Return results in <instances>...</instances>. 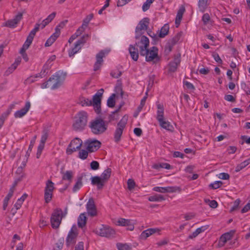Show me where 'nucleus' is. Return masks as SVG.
I'll return each mask as SVG.
<instances>
[{
    "label": "nucleus",
    "mask_w": 250,
    "mask_h": 250,
    "mask_svg": "<svg viewBox=\"0 0 250 250\" xmlns=\"http://www.w3.org/2000/svg\"><path fill=\"white\" fill-rule=\"evenodd\" d=\"M88 115L86 112L81 111L75 116V120L72 125L73 128L76 131L83 130L86 126Z\"/></svg>",
    "instance_id": "1"
},
{
    "label": "nucleus",
    "mask_w": 250,
    "mask_h": 250,
    "mask_svg": "<svg viewBox=\"0 0 250 250\" xmlns=\"http://www.w3.org/2000/svg\"><path fill=\"white\" fill-rule=\"evenodd\" d=\"M89 126L94 134L100 135L107 130L108 123L101 118H97L90 122Z\"/></svg>",
    "instance_id": "2"
},
{
    "label": "nucleus",
    "mask_w": 250,
    "mask_h": 250,
    "mask_svg": "<svg viewBox=\"0 0 250 250\" xmlns=\"http://www.w3.org/2000/svg\"><path fill=\"white\" fill-rule=\"evenodd\" d=\"M66 76V72L61 71L56 72L48 81V82L50 83L51 88L52 89H55L59 88L63 83Z\"/></svg>",
    "instance_id": "3"
},
{
    "label": "nucleus",
    "mask_w": 250,
    "mask_h": 250,
    "mask_svg": "<svg viewBox=\"0 0 250 250\" xmlns=\"http://www.w3.org/2000/svg\"><path fill=\"white\" fill-rule=\"evenodd\" d=\"M127 121V116L125 115L118 123L117 127L114 133V139L115 142L118 143L121 140V136L126 126Z\"/></svg>",
    "instance_id": "4"
},
{
    "label": "nucleus",
    "mask_w": 250,
    "mask_h": 250,
    "mask_svg": "<svg viewBox=\"0 0 250 250\" xmlns=\"http://www.w3.org/2000/svg\"><path fill=\"white\" fill-rule=\"evenodd\" d=\"M158 48L155 46H153L148 49L146 48L145 50V53L144 55H141L142 56L146 57V62L153 61L154 63L157 62L159 61L160 58L158 55Z\"/></svg>",
    "instance_id": "5"
},
{
    "label": "nucleus",
    "mask_w": 250,
    "mask_h": 250,
    "mask_svg": "<svg viewBox=\"0 0 250 250\" xmlns=\"http://www.w3.org/2000/svg\"><path fill=\"white\" fill-rule=\"evenodd\" d=\"M135 39L136 42L134 45L139 48L140 55H144V53L146 52H145V50L149 45V39L146 36L143 35Z\"/></svg>",
    "instance_id": "6"
},
{
    "label": "nucleus",
    "mask_w": 250,
    "mask_h": 250,
    "mask_svg": "<svg viewBox=\"0 0 250 250\" xmlns=\"http://www.w3.org/2000/svg\"><path fill=\"white\" fill-rule=\"evenodd\" d=\"M149 23V19L144 18L140 21L135 29V38H138L142 35L145 31L147 30Z\"/></svg>",
    "instance_id": "7"
},
{
    "label": "nucleus",
    "mask_w": 250,
    "mask_h": 250,
    "mask_svg": "<svg viewBox=\"0 0 250 250\" xmlns=\"http://www.w3.org/2000/svg\"><path fill=\"white\" fill-rule=\"evenodd\" d=\"M62 217V211L61 209L57 208L54 211L50 220L53 228L57 229L59 227Z\"/></svg>",
    "instance_id": "8"
},
{
    "label": "nucleus",
    "mask_w": 250,
    "mask_h": 250,
    "mask_svg": "<svg viewBox=\"0 0 250 250\" xmlns=\"http://www.w3.org/2000/svg\"><path fill=\"white\" fill-rule=\"evenodd\" d=\"M78 234L77 227L73 225L66 238L65 244L67 247H73L76 244Z\"/></svg>",
    "instance_id": "9"
},
{
    "label": "nucleus",
    "mask_w": 250,
    "mask_h": 250,
    "mask_svg": "<svg viewBox=\"0 0 250 250\" xmlns=\"http://www.w3.org/2000/svg\"><path fill=\"white\" fill-rule=\"evenodd\" d=\"M55 189L54 184L51 180H48L45 183L44 198L45 203H48L52 199L53 192Z\"/></svg>",
    "instance_id": "10"
},
{
    "label": "nucleus",
    "mask_w": 250,
    "mask_h": 250,
    "mask_svg": "<svg viewBox=\"0 0 250 250\" xmlns=\"http://www.w3.org/2000/svg\"><path fill=\"white\" fill-rule=\"evenodd\" d=\"M83 145L89 152H93L101 147V143L96 139H89L84 142Z\"/></svg>",
    "instance_id": "11"
},
{
    "label": "nucleus",
    "mask_w": 250,
    "mask_h": 250,
    "mask_svg": "<svg viewBox=\"0 0 250 250\" xmlns=\"http://www.w3.org/2000/svg\"><path fill=\"white\" fill-rule=\"evenodd\" d=\"M82 141L78 138H76L71 141L66 149V153L68 155H71L74 152L77 150H79L82 145Z\"/></svg>",
    "instance_id": "12"
},
{
    "label": "nucleus",
    "mask_w": 250,
    "mask_h": 250,
    "mask_svg": "<svg viewBox=\"0 0 250 250\" xmlns=\"http://www.w3.org/2000/svg\"><path fill=\"white\" fill-rule=\"evenodd\" d=\"M96 232L99 235L105 237H113L115 234V230L112 228L104 226L99 229H97Z\"/></svg>",
    "instance_id": "13"
},
{
    "label": "nucleus",
    "mask_w": 250,
    "mask_h": 250,
    "mask_svg": "<svg viewBox=\"0 0 250 250\" xmlns=\"http://www.w3.org/2000/svg\"><path fill=\"white\" fill-rule=\"evenodd\" d=\"M87 213L88 215L94 217L97 215V208L95 204L94 199L90 198L86 205Z\"/></svg>",
    "instance_id": "14"
},
{
    "label": "nucleus",
    "mask_w": 250,
    "mask_h": 250,
    "mask_svg": "<svg viewBox=\"0 0 250 250\" xmlns=\"http://www.w3.org/2000/svg\"><path fill=\"white\" fill-rule=\"evenodd\" d=\"M22 18V13H19L13 19L9 20L6 21L4 24L3 26L9 28H14L16 27L17 25Z\"/></svg>",
    "instance_id": "15"
},
{
    "label": "nucleus",
    "mask_w": 250,
    "mask_h": 250,
    "mask_svg": "<svg viewBox=\"0 0 250 250\" xmlns=\"http://www.w3.org/2000/svg\"><path fill=\"white\" fill-rule=\"evenodd\" d=\"M38 31L39 25H37L36 26H35L34 28L30 31L29 35L28 36L26 39V40L25 41V42L22 45L24 46V47L27 48H29V47L30 46V45L33 42V39L36 35V32Z\"/></svg>",
    "instance_id": "16"
},
{
    "label": "nucleus",
    "mask_w": 250,
    "mask_h": 250,
    "mask_svg": "<svg viewBox=\"0 0 250 250\" xmlns=\"http://www.w3.org/2000/svg\"><path fill=\"white\" fill-rule=\"evenodd\" d=\"M181 62V55H178L175 56L173 60L170 62L168 64V72H174L176 71L178 66Z\"/></svg>",
    "instance_id": "17"
},
{
    "label": "nucleus",
    "mask_w": 250,
    "mask_h": 250,
    "mask_svg": "<svg viewBox=\"0 0 250 250\" xmlns=\"http://www.w3.org/2000/svg\"><path fill=\"white\" fill-rule=\"evenodd\" d=\"M105 52L104 50H101L96 55V62L94 65V70L95 71L99 70L103 62V58L105 57Z\"/></svg>",
    "instance_id": "18"
},
{
    "label": "nucleus",
    "mask_w": 250,
    "mask_h": 250,
    "mask_svg": "<svg viewBox=\"0 0 250 250\" xmlns=\"http://www.w3.org/2000/svg\"><path fill=\"white\" fill-rule=\"evenodd\" d=\"M233 236V233L231 232H226L222 234L219 240L218 246L223 247L225 246L228 241L231 239Z\"/></svg>",
    "instance_id": "19"
},
{
    "label": "nucleus",
    "mask_w": 250,
    "mask_h": 250,
    "mask_svg": "<svg viewBox=\"0 0 250 250\" xmlns=\"http://www.w3.org/2000/svg\"><path fill=\"white\" fill-rule=\"evenodd\" d=\"M31 104L30 102L27 101L26 102L25 106L21 109L17 111L14 113V116L16 118H21L25 115L28 111L30 108Z\"/></svg>",
    "instance_id": "20"
},
{
    "label": "nucleus",
    "mask_w": 250,
    "mask_h": 250,
    "mask_svg": "<svg viewBox=\"0 0 250 250\" xmlns=\"http://www.w3.org/2000/svg\"><path fill=\"white\" fill-rule=\"evenodd\" d=\"M105 183L101 177L96 176L91 178L92 184L97 186L98 189H102Z\"/></svg>",
    "instance_id": "21"
},
{
    "label": "nucleus",
    "mask_w": 250,
    "mask_h": 250,
    "mask_svg": "<svg viewBox=\"0 0 250 250\" xmlns=\"http://www.w3.org/2000/svg\"><path fill=\"white\" fill-rule=\"evenodd\" d=\"M117 225L126 227L127 229L129 230H132L134 228L133 224L130 220L125 219L124 218L119 219L117 222Z\"/></svg>",
    "instance_id": "22"
},
{
    "label": "nucleus",
    "mask_w": 250,
    "mask_h": 250,
    "mask_svg": "<svg viewBox=\"0 0 250 250\" xmlns=\"http://www.w3.org/2000/svg\"><path fill=\"white\" fill-rule=\"evenodd\" d=\"M101 97L94 95L92 101V105L97 113H99L101 111Z\"/></svg>",
    "instance_id": "23"
},
{
    "label": "nucleus",
    "mask_w": 250,
    "mask_h": 250,
    "mask_svg": "<svg viewBox=\"0 0 250 250\" xmlns=\"http://www.w3.org/2000/svg\"><path fill=\"white\" fill-rule=\"evenodd\" d=\"M129 52L131 58L135 61H137L139 57V50L135 45H130Z\"/></svg>",
    "instance_id": "24"
},
{
    "label": "nucleus",
    "mask_w": 250,
    "mask_h": 250,
    "mask_svg": "<svg viewBox=\"0 0 250 250\" xmlns=\"http://www.w3.org/2000/svg\"><path fill=\"white\" fill-rule=\"evenodd\" d=\"M157 111L156 119L158 122H161L164 119V107L163 104H157Z\"/></svg>",
    "instance_id": "25"
},
{
    "label": "nucleus",
    "mask_w": 250,
    "mask_h": 250,
    "mask_svg": "<svg viewBox=\"0 0 250 250\" xmlns=\"http://www.w3.org/2000/svg\"><path fill=\"white\" fill-rule=\"evenodd\" d=\"M157 230L158 229H148L141 233L140 238L141 239L145 240L151 235L156 233Z\"/></svg>",
    "instance_id": "26"
},
{
    "label": "nucleus",
    "mask_w": 250,
    "mask_h": 250,
    "mask_svg": "<svg viewBox=\"0 0 250 250\" xmlns=\"http://www.w3.org/2000/svg\"><path fill=\"white\" fill-rule=\"evenodd\" d=\"M62 180H67L69 181V184L68 185H66L64 188V190L66 189L69 186L70 183L72 182V178L73 176V173L72 171L68 170L66 171L65 172L62 173Z\"/></svg>",
    "instance_id": "27"
},
{
    "label": "nucleus",
    "mask_w": 250,
    "mask_h": 250,
    "mask_svg": "<svg viewBox=\"0 0 250 250\" xmlns=\"http://www.w3.org/2000/svg\"><path fill=\"white\" fill-rule=\"evenodd\" d=\"M185 11V8L184 7H181L178 11L176 19H175V25L176 27H178L181 20L183 17L184 13Z\"/></svg>",
    "instance_id": "28"
},
{
    "label": "nucleus",
    "mask_w": 250,
    "mask_h": 250,
    "mask_svg": "<svg viewBox=\"0 0 250 250\" xmlns=\"http://www.w3.org/2000/svg\"><path fill=\"white\" fill-rule=\"evenodd\" d=\"M208 228V226H202L196 229L191 234L189 235L188 237L189 239H193L197 236L200 233L204 232Z\"/></svg>",
    "instance_id": "29"
},
{
    "label": "nucleus",
    "mask_w": 250,
    "mask_h": 250,
    "mask_svg": "<svg viewBox=\"0 0 250 250\" xmlns=\"http://www.w3.org/2000/svg\"><path fill=\"white\" fill-rule=\"evenodd\" d=\"M87 218L86 213H81L78 218V225L80 228H83L85 226Z\"/></svg>",
    "instance_id": "30"
},
{
    "label": "nucleus",
    "mask_w": 250,
    "mask_h": 250,
    "mask_svg": "<svg viewBox=\"0 0 250 250\" xmlns=\"http://www.w3.org/2000/svg\"><path fill=\"white\" fill-rule=\"evenodd\" d=\"M13 105H11L5 112L3 113L0 117V128L2 126L6 119L8 117Z\"/></svg>",
    "instance_id": "31"
},
{
    "label": "nucleus",
    "mask_w": 250,
    "mask_h": 250,
    "mask_svg": "<svg viewBox=\"0 0 250 250\" xmlns=\"http://www.w3.org/2000/svg\"><path fill=\"white\" fill-rule=\"evenodd\" d=\"M210 0H199L198 5L199 10L202 12H205L209 5Z\"/></svg>",
    "instance_id": "32"
},
{
    "label": "nucleus",
    "mask_w": 250,
    "mask_h": 250,
    "mask_svg": "<svg viewBox=\"0 0 250 250\" xmlns=\"http://www.w3.org/2000/svg\"><path fill=\"white\" fill-rule=\"evenodd\" d=\"M169 25L168 24H165L161 29L158 35L160 38H164L168 33Z\"/></svg>",
    "instance_id": "33"
},
{
    "label": "nucleus",
    "mask_w": 250,
    "mask_h": 250,
    "mask_svg": "<svg viewBox=\"0 0 250 250\" xmlns=\"http://www.w3.org/2000/svg\"><path fill=\"white\" fill-rule=\"evenodd\" d=\"M159 123L160 125L166 130L172 131L173 129V127L171 124L168 121H165L164 119H163L161 122H159Z\"/></svg>",
    "instance_id": "34"
},
{
    "label": "nucleus",
    "mask_w": 250,
    "mask_h": 250,
    "mask_svg": "<svg viewBox=\"0 0 250 250\" xmlns=\"http://www.w3.org/2000/svg\"><path fill=\"white\" fill-rule=\"evenodd\" d=\"M250 164V157L247 160H246L245 161H243L240 164L238 165L236 167L235 171V172H237L240 171L241 170L246 167L248 165H249Z\"/></svg>",
    "instance_id": "35"
},
{
    "label": "nucleus",
    "mask_w": 250,
    "mask_h": 250,
    "mask_svg": "<svg viewBox=\"0 0 250 250\" xmlns=\"http://www.w3.org/2000/svg\"><path fill=\"white\" fill-rule=\"evenodd\" d=\"M165 200L164 196L161 194H155L148 197V200L150 202H159Z\"/></svg>",
    "instance_id": "36"
},
{
    "label": "nucleus",
    "mask_w": 250,
    "mask_h": 250,
    "mask_svg": "<svg viewBox=\"0 0 250 250\" xmlns=\"http://www.w3.org/2000/svg\"><path fill=\"white\" fill-rule=\"evenodd\" d=\"M111 173V169L107 168L102 173L101 177L105 182L110 178Z\"/></svg>",
    "instance_id": "37"
},
{
    "label": "nucleus",
    "mask_w": 250,
    "mask_h": 250,
    "mask_svg": "<svg viewBox=\"0 0 250 250\" xmlns=\"http://www.w3.org/2000/svg\"><path fill=\"white\" fill-rule=\"evenodd\" d=\"M83 177L80 176L77 178V180L73 188V192H75L82 187L83 185L82 183Z\"/></svg>",
    "instance_id": "38"
},
{
    "label": "nucleus",
    "mask_w": 250,
    "mask_h": 250,
    "mask_svg": "<svg viewBox=\"0 0 250 250\" xmlns=\"http://www.w3.org/2000/svg\"><path fill=\"white\" fill-rule=\"evenodd\" d=\"M81 49V46L77 44L76 42L75 43V46L73 48L68 51V55L70 57L73 56Z\"/></svg>",
    "instance_id": "39"
},
{
    "label": "nucleus",
    "mask_w": 250,
    "mask_h": 250,
    "mask_svg": "<svg viewBox=\"0 0 250 250\" xmlns=\"http://www.w3.org/2000/svg\"><path fill=\"white\" fill-rule=\"evenodd\" d=\"M13 195V193H12V190H9L8 194L5 197L3 200V209L5 210L8 204L9 200L12 197Z\"/></svg>",
    "instance_id": "40"
},
{
    "label": "nucleus",
    "mask_w": 250,
    "mask_h": 250,
    "mask_svg": "<svg viewBox=\"0 0 250 250\" xmlns=\"http://www.w3.org/2000/svg\"><path fill=\"white\" fill-rule=\"evenodd\" d=\"M116 97L115 94H112L108 99L107 101V105L109 107H113L115 106V98Z\"/></svg>",
    "instance_id": "41"
},
{
    "label": "nucleus",
    "mask_w": 250,
    "mask_h": 250,
    "mask_svg": "<svg viewBox=\"0 0 250 250\" xmlns=\"http://www.w3.org/2000/svg\"><path fill=\"white\" fill-rule=\"evenodd\" d=\"M64 243L63 238L60 239L57 243H55L53 250H61L63 247Z\"/></svg>",
    "instance_id": "42"
},
{
    "label": "nucleus",
    "mask_w": 250,
    "mask_h": 250,
    "mask_svg": "<svg viewBox=\"0 0 250 250\" xmlns=\"http://www.w3.org/2000/svg\"><path fill=\"white\" fill-rule=\"evenodd\" d=\"M181 188L178 187H165V193H173L176 191H180Z\"/></svg>",
    "instance_id": "43"
},
{
    "label": "nucleus",
    "mask_w": 250,
    "mask_h": 250,
    "mask_svg": "<svg viewBox=\"0 0 250 250\" xmlns=\"http://www.w3.org/2000/svg\"><path fill=\"white\" fill-rule=\"evenodd\" d=\"M182 32H180L177 33L173 38H172L169 41L173 43V44H176L180 40L182 37Z\"/></svg>",
    "instance_id": "44"
},
{
    "label": "nucleus",
    "mask_w": 250,
    "mask_h": 250,
    "mask_svg": "<svg viewBox=\"0 0 250 250\" xmlns=\"http://www.w3.org/2000/svg\"><path fill=\"white\" fill-rule=\"evenodd\" d=\"M154 1V0H146V1L143 5V11L144 12L147 11L150 8L151 4Z\"/></svg>",
    "instance_id": "45"
},
{
    "label": "nucleus",
    "mask_w": 250,
    "mask_h": 250,
    "mask_svg": "<svg viewBox=\"0 0 250 250\" xmlns=\"http://www.w3.org/2000/svg\"><path fill=\"white\" fill-rule=\"evenodd\" d=\"M49 69V67L48 65L47 64V63H45L42 68V71L40 72V76L41 78H42L46 76V75L47 74L48 70Z\"/></svg>",
    "instance_id": "46"
},
{
    "label": "nucleus",
    "mask_w": 250,
    "mask_h": 250,
    "mask_svg": "<svg viewBox=\"0 0 250 250\" xmlns=\"http://www.w3.org/2000/svg\"><path fill=\"white\" fill-rule=\"evenodd\" d=\"M57 39V38H56V36L52 35L46 41V42L45 43V46H51L52 44V43L56 40Z\"/></svg>",
    "instance_id": "47"
},
{
    "label": "nucleus",
    "mask_w": 250,
    "mask_h": 250,
    "mask_svg": "<svg viewBox=\"0 0 250 250\" xmlns=\"http://www.w3.org/2000/svg\"><path fill=\"white\" fill-rule=\"evenodd\" d=\"M89 37L88 34H85L80 40H78L76 43L81 46V44L84 43L86 42Z\"/></svg>",
    "instance_id": "48"
},
{
    "label": "nucleus",
    "mask_w": 250,
    "mask_h": 250,
    "mask_svg": "<svg viewBox=\"0 0 250 250\" xmlns=\"http://www.w3.org/2000/svg\"><path fill=\"white\" fill-rule=\"evenodd\" d=\"M88 151L86 150L83 149L81 150L79 153V157L80 158L83 160H85L87 158L88 156Z\"/></svg>",
    "instance_id": "49"
},
{
    "label": "nucleus",
    "mask_w": 250,
    "mask_h": 250,
    "mask_svg": "<svg viewBox=\"0 0 250 250\" xmlns=\"http://www.w3.org/2000/svg\"><path fill=\"white\" fill-rule=\"evenodd\" d=\"M223 184L222 182L220 181H215L213 183L210 184L209 187L212 189H217L220 188Z\"/></svg>",
    "instance_id": "50"
},
{
    "label": "nucleus",
    "mask_w": 250,
    "mask_h": 250,
    "mask_svg": "<svg viewBox=\"0 0 250 250\" xmlns=\"http://www.w3.org/2000/svg\"><path fill=\"white\" fill-rule=\"evenodd\" d=\"M122 73L118 69H115L112 71L110 73V75L114 78H118L122 75Z\"/></svg>",
    "instance_id": "51"
},
{
    "label": "nucleus",
    "mask_w": 250,
    "mask_h": 250,
    "mask_svg": "<svg viewBox=\"0 0 250 250\" xmlns=\"http://www.w3.org/2000/svg\"><path fill=\"white\" fill-rule=\"evenodd\" d=\"M81 104L82 106H89L92 105V101L88 99L83 98L81 100Z\"/></svg>",
    "instance_id": "52"
},
{
    "label": "nucleus",
    "mask_w": 250,
    "mask_h": 250,
    "mask_svg": "<svg viewBox=\"0 0 250 250\" xmlns=\"http://www.w3.org/2000/svg\"><path fill=\"white\" fill-rule=\"evenodd\" d=\"M147 92H146V96L145 97H144V98L141 100L140 104L138 107L137 109H138V112H139L141 111L143 106H144L146 101V100L147 98Z\"/></svg>",
    "instance_id": "53"
},
{
    "label": "nucleus",
    "mask_w": 250,
    "mask_h": 250,
    "mask_svg": "<svg viewBox=\"0 0 250 250\" xmlns=\"http://www.w3.org/2000/svg\"><path fill=\"white\" fill-rule=\"evenodd\" d=\"M205 202L206 203H209V206L213 208L217 207L218 203L215 200H209V199H205Z\"/></svg>",
    "instance_id": "54"
},
{
    "label": "nucleus",
    "mask_w": 250,
    "mask_h": 250,
    "mask_svg": "<svg viewBox=\"0 0 250 250\" xmlns=\"http://www.w3.org/2000/svg\"><path fill=\"white\" fill-rule=\"evenodd\" d=\"M44 145L45 144L40 142V144L38 147V150L36 154L37 158H39V157H40L42 152L43 149L44 148Z\"/></svg>",
    "instance_id": "55"
},
{
    "label": "nucleus",
    "mask_w": 250,
    "mask_h": 250,
    "mask_svg": "<svg viewBox=\"0 0 250 250\" xmlns=\"http://www.w3.org/2000/svg\"><path fill=\"white\" fill-rule=\"evenodd\" d=\"M117 248L118 250H130V247L127 244H118Z\"/></svg>",
    "instance_id": "56"
},
{
    "label": "nucleus",
    "mask_w": 250,
    "mask_h": 250,
    "mask_svg": "<svg viewBox=\"0 0 250 250\" xmlns=\"http://www.w3.org/2000/svg\"><path fill=\"white\" fill-rule=\"evenodd\" d=\"M48 132L46 130H44L42 132V134L41 137V143L45 144L46 142V141L48 138Z\"/></svg>",
    "instance_id": "57"
},
{
    "label": "nucleus",
    "mask_w": 250,
    "mask_h": 250,
    "mask_svg": "<svg viewBox=\"0 0 250 250\" xmlns=\"http://www.w3.org/2000/svg\"><path fill=\"white\" fill-rule=\"evenodd\" d=\"M240 199H236L234 202L233 206L231 207L230 211L232 212V211L237 209V208H238L239 205L240 204Z\"/></svg>",
    "instance_id": "58"
},
{
    "label": "nucleus",
    "mask_w": 250,
    "mask_h": 250,
    "mask_svg": "<svg viewBox=\"0 0 250 250\" xmlns=\"http://www.w3.org/2000/svg\"><path fill=\"white\" fill-rule=\"evenodd\" d=\"M212 56L216 62H217L219 64H222L223 61L220 58L218 53L213 52L212 54Z\"/></svg>",
    "instance_id": "59"
},
{
    "label": "nucleus",
    "mask_w": 250,
    "mask_h": 250,
    "mask_svg": "<svg viewBox=\"0 0 250 250\" xmlns=\"http://www.w3.org/2000/svg\"><path fill=\"white\" fill-rule=\"evenodd\" d=\"M135 186V183L132 179H129L127 181V188L129 190H132Z\"/></svg>",
    "instance_id": "60"
},
{
    "label": "nucleus",
    "mask_w": 250,
    "mask_h": 250,
    "mask_svg": "<svg viewBox=\"0 0 250 250\" xmlns=\"http://www.w3.org/2000/svg\"><path fill=\"white\" fill-rule=\"evenodd\" d=\"M210 20V16L208 14H204L202 17V21L205 25H207Z\"/></svg>",
    "instance_id": "61"
},
{
    "label": "nucleus",
    "mask_w": 250,
    "mask_h": 250,
    "mask_svg": "<svg viewBox=\"0 0 250 250\" xmlns=\"http://www.w3.org/2000/svg\"><path fill=\"white\" fill-rule=\"evenodd\" d=\"M90 167L92 170H97L99 168V164L97 161H93L90 163Z\"/></svg>",
    "instance_id": "62"
},
{
    "label": "nucleus",
    "mask_w": 250,
    "mask_h": 250,
    "mask_svg": "<svg viewBox=\"0 0 250 250\" xmlns=\"http://www.w3.org/2000/svg\"><path fill=\"white\" fill-rule=\"evenodd\" d=\"M16 69L13 65H11L8 69L5 71L4 75L5 76H8L11 74Z\"/></svg>",
    "instance_id": "63"
},
{
    "label": "nucleus",
    "mask_w": 250,
    "mask_h": 250,
    "mask_svg": "<svg viewBox=\"0 0 250 250\" xmlns=\"http://www.w3.org/2000/svg\"><path fill=\"white\" fill-rule=\"evenodd\" d=\"M75 250H84V244L83 242H79L75 246Z\"/></svg>",
    "instance_id": "64"
}]
</instances>
